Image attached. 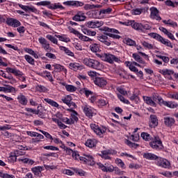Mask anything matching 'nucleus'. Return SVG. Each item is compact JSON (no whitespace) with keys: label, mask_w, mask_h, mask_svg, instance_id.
I'll use <instances>...</instances> for the list:
<instances>
[{"label":"nucleus","mask_w":178,"mask_h":178,"mask_svg":"<svg viewBox=\"0 0 178 178\" xmlns=\"http://www.w3.org/2000/svg\"><path fill=\"white\" fill-rule=\"evenodd\" d=\"M149 35L150 37H152V38H154V40H156V41H159L161 44H163V45H165V47L173 48L172 42H170L169 40L163 38V37L161 36L159 34L156 33H149Z\"/></svg>","instance_id":"obj_6"},{"label":"nucleus","mask_w":178,"mask_h":178,"mask_svg":"<svg viewBox=\"0 0 178 178\" xmlns=\"http://www.w3.org/2000/svg\"><path fill=\"white\" fill-rule=\"evenodd\" d=\"M65 87L68 92H75V91H77V88L73 85H65Z\"/></svg>","instance_id":"obj_45"},{"label":"nucleus","mask_w":178,"mask_h":178,"mask_svg":"<svg viewBox=\"0 0 178 178\" xmlns=\"http://www.w3.org/2000/svg\"><path fill=\"white\" fill-rule=\"evenodd\" d=\"M159 99H161V96L158 94H154L152 97L143 96V100L145 104L154 108H156L157 102L159 104Z\"/></svg>","instance_id":"obj_5"},{"label":"nucleus","mask_w":178,"mask_h":178,"mask_svg":"<svg viewBox=\"0 0 178 178\" xmlns=\"http://www.w3.org/2000/svg\"><path fill=\"white\" fill-rule=\"evenodd\" d=\"M39 76H41L44 79H48L52 83L54 81V78H52V74L48 71H43L42 72L39 73Z\"/></svg>","instance_id":"obj_32"},{"label":"nucleus","mask_w":178,"mask_h":178,"mask_svg":"<svg viewBox=\"0 0 178 178\" xmlns=\"http://www.w3.org/2000/svg\"><path fill=\"white\" fill-rule=\"evenodd\" d=\"M0 177L1 178H16L13 175H9L8 173H3L0 171Z\"/></svg>","instance_id":"obj_58"},{"label":"nucleus","mask_w":178,"mask_h":178,"mask_svg":"<svg viewBox=\"0 0 178 178\" xmlns=\"http://www.w3.org/2000/svg\"><path fill=\"white\" fill-rule=\"evenodd\" d=\"M94 83L95 86L100 87L101 88H104L106 84H108V81L104 77H96L94 79Z\"/></svg>","instance_id":"obj_15"},{"label":"nucleus","mask_w":178,"mask_h":178,"mask_svg":"<svg viewBox=\"0 0 178 178\" xmlns=\"http://www.w3.org/2000/svg\"><path fill=\"white\" fill-rule=\"evenodd\" d=\"M83 94L86 95V97H87V98H88V97H92V95H93L94 92L90 90H88L87 88H84L82 90Z\"/></svg>","instance_id":"obj_55"},{"label":"nucleus","mask_w":178,"mask_h":178,"mask_svg":"<svg viewBox=\"0 0 178 178\" xmlns=\"http://www.w3.org/2000/svg\"><path fill=\"white\" fill-rule=\"evenodd\" d=\"M38 6H47L48 9H51L52 10H55L56 9H60V10H63L65 7L60 4V3H55L54 4L51 3L49 1H42L37 3Z\"/></svg>","instance_id":"obj_3"},{"label":"nucleus","mask_w":178,"mask_h":178,"mask_svg":"<svg viewBox=\"0 0 178 178\" xmlns=\"http://www.w3.org/2000/svg\"><path fill=\"white\" fill-rule=\"evenodd\" d=\"M164 124L168 126V127H172V125L175 124V118L172 117H165Z\"/></svg>","instance_id":"obj_33"},{"label":"nucleus","mask_w":178,"mask_h":178,"mask_svg":"<svg viewBox=\"0 0 178 178\" xmlns=\"http://www.w3.org/2000/svg\"><path fill=\"white\" fill-rule=\"evenodd\" d=\"M53 67H54L56 72H64L65 74L67 73V70L65 68V66L60 65L59 64H54L53 65Z\"/></svg>","instance_id":"obj_38"},{"label":"nucleus","mask_w":178,"mask_h":178,"mask_svg":"<svg viewBox=\"0 0 178 178\" xmlns=\"http://www.w3.org/2000/svg\"><path fill=\"white\" fill-rule=\"evenodd\" d=\"M140 137H142L145 141H151V135L147 132H143L140 134Z\"/></svg>","instance_id":"obj_51"},{"label":"nucleus","mask_w":178,"mask_h":178,"mask_svg":"<svg viewBox=\"0 0 178 178\" xmlns=\"http://www.w3.org/2000/svg\"><path fill=\"white\" fill-rule=\"evenodd\" d=\"M132 29H134V30H136V31H140L141 33V28L143 27V24L141 23H138V22H136L135 21H134L132 22Z\"/></svg>","instance_id":"obj_43"},{"label":"nucleus","mask_w":178,"mask_h":178,"mask_svg":"<svg viewBox=\"0 0 178 178\" xmlns=\"http://www.w3.org/2000/svg\"><path fill=\"white\" fill-rule=\"evenodd\" d=\"M143 158H145V159H147L148 161H154V162H156L158 156L153 153L146 152L143 154Z\"/></svg>","instance_id":"obj_28"},{"label":"nucleus","mask_w":178,"mask_h":178,"mask_svg":"<svg viewBox=\"0 0 178 178\" xmlns=\"http://www.w3.org/2000/svg\"><path fill=\"white\" fill-rule=\"evenodd\" d=\"M147 30H151V26L148 24H142L141 33H145Z\"/></svg>","instance_id":"obj_59"},{"label":"nucleus","mask_w":178,"mask_h":178,"mask_svg":"<svg viewBox=\"0 0 178 178\" xmlns=\"http://www.w3.org/2000/svg\"><path fill=\"white\" fill-rule=\"evenodd\" d=\"M68 112H71L70 120L72 122V124H74L75 122L79 121V113L76 111L72 110V108L67 109Z\"/></svg>","instance_id":"obj_18"},{"label":"nucleus","mask_w":178,"mask_h":178,"mask_svg":"<svg viewBox=\"0 0 178 178\" xmlns=\"http://www.w3.org/2000/svg\"><path fill=\"white\" fill-rule=\"evenodd\" d=\"M83 64L88 66V67L95 69V70H101V69H102V64L101 62L90 58H85L83 60Z\"/></svg>","instance_id":"obj_2"},{"label":"nucleus","mask_w":178,"mask_h":178,"mask_svg":"<svg viewBox=\"0 0 178 178\" xmlns=\"http://www.w3.org/2000/svg\"><path fill=\"white\" fill-rule=\"evenodd\" d=\"M72 169L79 175V176H86V172L81 169L77 168H72Z\"/></svg>","instance_id":"obj_52"},{"label":"nucleus","mask_w":178,"mask_h":178,"mask_svg":"<svg viewBox=\"0 0 178 178\" xmlns=\"http://www.w3.org/2000/svg\"><path fill=\"white\" fill-rule=\"evenodd\" d=\"M63 5H66L67 6H76L79 8V6H83L84 3L79 1H64Z\"/></svg>","instance_id":"obj_25"},{"label":"nucleus","mask_w":178,"mask_h":178,"mask_svg":"<svg viewBox=\"0 0 178 178\" xmlns=\"http://www.w3.org/2000/svg\"><path fill=\"white\" fill-rule=\"evenodd\" d=\"M32 172L34 173L35 176H37V177H41L42 174L41 172H42V167L41 166H37L32 168Z\"/></svg>","instance_id":"obj_37"},{"label":"nucleus","mask_w":178,"mask_h":178,"mask_svg":"<svg viewBox=\"0 0 178 178\" xmlns=\"http://www.w3.org/2000/svg\"><path fill=\"white\" fill-rule=\"evenodd\" d=\"M97 144H98L97 139H88L85 143V145L88 148H94V147H97Z\"/></svg>","instance_id":"obj_30"},{"label":"nucleus","mask_w":178,"mask_h":178,"mask_svg":"<svg viewBox=\"0 0 178 178\" xmlns=\"http://www.w3.org/2000/svg\"><path fill=\"white\" fill-rule=\"evenodd\" d=\"M163 23H164V24H168V26H171V27H176V26H177V24L172 21V19L163 20Z\"/></svg>","instance_id":"obj_56"},{"label":"nucleus","mask_w":178,"mask_h":178,"mask_svg":"<svg viewBox=\"0 0 178 178\" xmlns=\"http://www.w3.org/2000/svg\"><path fill=\"white\" fill-rule=\"evenodd\" d=\"M18 161L22 162V163H26L27 165H34V160L29 158H19Z\"/></svg>","instance_id":"obj_42"},{"label":"nucleus","mask_w":178,"mask_h":178,"mask_svg":"<svg viewBox=\"0 0 178 178\" xmlns=\"http://www.w3.org/2000/svg\"><path fill=\"white\" fill-rule=\"evenodd\" d=\"M90 129L99 137H102L106 133V127H99L96 124H90Z\"/></svg>","instance_id":"obj_11"},{"label":"nucleus","mask_w":178,"mask_h":178,"mask_svg":"<svg viewBox=\"0 0 178 178\" xmlns=\"http://www.w3.org/2000/svg\"><path fill=\"white\" fill-rule=\"evenodd\" d=\"M0 92H16V88L10 85H5V86H0Z\"/></svg>","instance_id":"obj_26"},{"label":"nucleus","mask_w":178,"mask_h":178,"mask_svg":"<svg viewBox=\"0 0 178 178\" xmlns=\"http://www.w3.org/2000/svg\"><path fill=\"white\" fill-rule=\"evenodd\" d=\"M82 109L83 113H85L86 116H87V118H89V119H91L92 116L97 115L95 109H94V108L91 107L88 104H83V106H82Z\"/></svg>","instance_id":"obj_10"},{"label":"nucleus","mask_w":178,"mask_h":178,"mask_svg":"<svg viewBox=\"0 0 178 178\" xmlns=\"http://www.w3.org/2000/svg\"><path fill=\"white\" fill-rule=\"evenodd\" d=\"M18 6L27 13H36L37 10L33 6H24L23 4H18Z\"/></svg>","instance_id":"obj_22"},{"label":"nucleus","mask_w":178,"mask_h":178,"mask_svg":"<svg viewBox=\"0 0 178 178\" xmlns=\"http://www.w3.org/2000/svg\"><path fill=\"white\" fill-rule=\"evenodd\" d=\"M69 67L71 70H74V72H77V70H84V65H81L79 63H70L69 64Z\"/></svg>","instance_id":"obj_21"},{"label":"nucleus","mask_w":178,"mask_h":178,"mask_svg":"<svg viewBox=\"0 0 178 178\" xmlns=\"http://www.w3.org/2000/svg\"><path fill=\"white\" fill-rule=\"evenodd\" d=\"M100 58L102 60L107 62V63H111V65L113 64L114 62L116 63H120V62H122L120 58H118V56L109 53H104L102 54Z\"/></svg>","instance_id":"obj_4"},{"label":"nucleus","mask_w":178,"mask_h":178,"mask_svg":"<svg viewBox=\"0 0 178 178\" xmlns=\"http://www.w3.org/2000/svg\"><path fill=\"white\" fill-rule=\"evenodd\" d=\"M17 99L18 100V102L21 104V105L26 106L27 105V103L29 102V100H27V97L24 96L22 93H20L17 97Z\"/></svg>","instance_id":"obj_31"},{"label":"nucleus","mask_w":178,"mask_h":178,"mask_svg":"<svg viewBox=\"0 0 178 178\" xmlns=\"http://www.w3.org/2000/svg\"><path fill=\"white\" fill-rule=\"evenodd\" d=\"M116 154H118V152H116V150H104L103 152H102V154L100 155V156L103 159H111V156H109V155H116Z\"/></svg>","instance_id":"obj_17"},{"label":"nucleus","mask_w":178,"mask_h":178,"mask_svg":"<svg viewBox=\"0 0 178 178\" xmlns=\"http://www.w3.org/2000/svg\"><path fill=\"white\" fill-rule=\"evenodd\" d=\"M118 99H120V101H121V102H123V104H130V102H129V100L124 99V97L122 95H118Z\"/></svg>","instance_id":"obj_63"},{"label":"nucleus","mask_w":178,"mask_h":178,"mask_svg":"<svg viewBox=\"0 0 178 178\" xmlns=\"http://www.w3.org/2000/svg\"><path fill=\"white\" fill-rule=\"evenodd\" d=\"M44 101L49 105H51V106H53L54 108H59V104L51 99L44 98Z\"/></svg>","instance_id":"obj_39"},{"label":"nucleus","mask_w":178,"mask_h":178,"mask_svg":"<svg viewBox=\"0 0 178 178\" xmlns=\"http://www.w3.org/2000/svg\"><path fill=\"white\" fill-rule=\"evenodd\" d=\"M123 42L126 44L127 45H129V47H133L136 45V41L129 38H126L123 40Z\"/></svg>","instance_id":"obj_44"},{"label":"nucleus","mask_w":178,"mask_h":178,"mask_svg":"<svg viewBox=\"0 0 178 178\" xmlns=\"http://www.w3.org/2000/svg\"><path fill=\"white\" fill-rule=\"evenodd\" d=\"M25 111L26 112H28L29 116H33V115H38V113H40V111L36 110V109H33L31 108H25Z\"/></svg>","instance_id":"obj_41"},{"label":"nucleus","mask_w":178,"mask_h":178,"mask_svg":"<svg viewBox=\"0 0 178 178\" xmlns=\"http://www.w3.org/2000/svg\"><path fill=\"white\" fill-rule=\"evenodd\" d=\"M159 105H163L164 106H167V108H169V102L163 100V99L160 97Z\"/></svg>","instance_id":"obj_61"},{"label":"nucleus","mask_w":178,"mask_h":178,"mask_svg":"<svg viewBox=\"0 0 178 178\" xmlns=\"http://www.w3.org/2000/svg\"><path fill=\"white\" fill-rule=\"evenodd\" d=\"M168 98H171L172 99H177L178 100V92H174L173 94H168Z\"/></svg>","instance_id":"obj_64"},{"label":"nucleus","mask_w":178,"mask_h":178,"mask_svg":"<svg viewBox=\"0 0 178 178\" xmlns=\"http://www.w3.org/2000/svg\"><path fill=\"white\" fill-rule=\"evenodd\" d=\"M38 42L42 44V47L44 51H52V48L50 44L48 43V41L44 38L40 37L38 38Z\"/></svg>","instance_id":"obj_16"},{"label":"nucleus","mask_w":178,"mask_h":178,"mask_svg":"<svg viewBox=\"0 0 178 178\" xmlns=\"http://www.w3.org/2000/svg\"><path fill=\"white\" fill-rule=\"evenodd\" d=\"M7 24L12 27H19L22 24L20 23V21L16 19L9 18L7 19Z\"/></svg>","instance_id":"obj_27"},{"label":"nucleus","mask_w":178,"mask_h":178,"mask_svg":"<svg viewBox=\"0 0 178 178\" xmlns=\"http://www.w3.org/2000/svg\"><path fill=\"white\" fill-rule=\"evenodd\" d=\"M17 159V156H15V153H10V156H8V161L10 162L14 163Z\"/></svg>","instance_id":"obj_62"},{"label":"nucleus","mask_w":178,"mask_h":178,"mask_svg":"<svg viewBox=\"0 0 178 178\" xmlns=\"http://www.w3.org/2000/svg\"><path fill=\"white\" fill-rule=\"evenodd\" d=\"M140 44L141 45H143V47H145V49H154V48L155 47L154 44H151L147 40H142L140 41Z\"/></svg>","instance_id":"obj_34"},{"label":"nucleus","mask_w":178,"mask_h":178,"mask_svg":"<svg viewBox=\"0 0 178 178\" xmlns=\"http://www.w3.org/2000/svg\"><path fill=\"white\" fill-rule=\"evenodd\" d=\"M149 126L152 129H155L158 126V117L155 115H150L149 120Z\"/></svg>","instance_id":"obj_19"},{"label":"nucleus","mask_w":178,"mask_h":178,"mask_svg":"<svg viewBox=\"0 0 178 178\" xmlns=\"http://www.w3.org/2000/svg\"><path fill=\"white\" fill-rule=\"evenodd\" d=\"M59 47L60 51H63V52H65L67 55V56H71L72 58H74V53H73L69 48L65 47V46H60V44H58Z\"/></svg>","instance_id":"obj_29"},{"label":"nucleus","mask_w":178,"mask_h":178,"mask_svg":"<svg viewBox=\"0 0 178 178\" xmlns=\"http://www.w3.org/2000/svg\"><path fill=\"white\" fill-rule=\"evenodd\" d=\"M72 96L67 95L61 99V101L63 102V104H65V105H67L70 108L71 106H73V108H76L77 106L76 105V103L72 102Z\"/></svg>","instance_id":"obj_14"},{"label":"nucleus","mask_w":178,"mask_h":178,"mask_svg":"<svg viewBox=\"0 0 178 178\" xmlns=\"http://www.w3.org/2000/svg\"><path fill=\"white\" fill-rule=\"evenodd\" d=\"M135 47L137 49V51H138V54H140V55H141L142 56H144L145 58H148V55H147L145 53H143L142 51H144V49L143 48V47L138 45V44H135Z\"/></svg>","instance_id":"obj_46"},{"label":"nucleus","mask_w":178,"mask_h":178,"mask_svg":"<svg viewBox=\"0 0 178 178\" xmlns=\"http://www.w3.org/2000/svg\"><path fill=\"white\" fill-rule=\"evenodd\" d=\"M97 40L107 47H109L112 44V42L111 41V40H109V38H108V36L105 35H101L99 36H97Z\"/></svg>","instance_id":"obj_23"},{"label":"nucleus","mask_w":178,"mask_h":178,"mask_svg":"<svg viewBox=\"0 0 178 178\" xmlns=\"http://www.w3.org/2000/svg\"><path fill=\"white\" fill-rule=\"evenodd\" d=\"M43 148H44V149H47V150H50V151H58L59 150V148H58L57 147H55V146H52V145L44 146Z\"/></svg>","instance_id":"obj_60"},{"label":"nucleus","mask_w":178,"mask_h":178,"mask_svg":"<svg viewBox=\"0 0 178 178\" xmlns=\"http://www.w3.org/2000/svg\"><path fill=\"white\" fill-rule=\"evenodd\" d=\"M87 17L86 16V13L83 11H78L76 14L72 17V20L74 22H85Z\"/></svg>","instance_id":"obj_13"},{"label":"nucleus","mask_w":178,"mask_h":178,"mask_svg":"<svg viewBox=\"0 0 178 178\" xmlns=\"http://www.w3.org/2000/svg\"><path fill=\"white\" fill-rule=\"evenodd\" d=\"M6 72L7 73H12V74H15L17 79L19 80V81H26V76H24V74L22 71L16 68H12L8 67L6 69Z\"/></svg>","instance_id":"obj_7"},{"label":"nucleus","mask_w":178,"mask_h":178,"mask_svg":"<svg viewBox=\"0 0 178 178\" xmlns=\"http://www.w3.org/2000/svg\"><path fill=\"white\" fill-rule=\"evenodd\" d=\"M39 131L40 133H42V134H44V136L46 137V138H48L49 140H51L52 141V140H54V138L52 137V136L51 134H49V133L44 131L43 130L40 129Z\"/></svg>","instance_id":"obj_57"},{"label":"nucleus","mask_w":178,"mask_h":178,"mask_svg":"<svg viewBox=\"0 0 178 178\" xmlns=\"http://www.w3.org/2000/svg\"><path fill=\"white\" fill-rule=\"evenodd\" d=\"M155 165L159 166L160 168H163L164 169H169L170 168V162L168 159L158 156Z\"/></svg>","instance_id":"obj_9"},{"label":"nucleus","mask_w":178,"mask_h":178,"mask_svg":"<svg viewBox=\"0 0 178 178\" xmlns=\"http://www.w3.org/2000/svg\"><path fill=\"white\" fill-rule=\"evenodd\" d=\"M150 17L154 19L155 20H161V18L159 16V11L156 8L152 7L150 8Z\"/></svg>","instance_id":"obj_24"},{"label":"nucleus","mask_w":178,"mask_h":178,"mask_svg":"<svg viewBox=\"0 0 178 178\" xmlns=\"http://www.w3.org/2000/svg\"><path fill=\"white\" fill-rule=\"evenodd\" d=\"M96 165L98 166L99 169L102 170V172H109L110 173H112V172L115 170L116 175H123V171H121L119 168L114 167L109 163H105L104 165L102 163H97Z\"/></svg>","instance_id":"obj_1"},{"label":"nucleus","mask_w":178,"mask_h":178,"mask_svg":"<svg viewBox=\"0 0 178 178\" xmlns=\"http://www.w3.org/2000/svg\"><path fill=\"white\" fill-rule=\"evenodd\" d=\"M115 162L116 165H118V166H119L122 169H124L126 168V164H124V162H123V161H122V159H116Z\"/></svg>","instance_id":"obj_49"},{"label":"nucleus","mask_w":178,"mask_h":178,"mask_svg":"<svg viewBox=\"0 0 178 178\" xmlns=\"http://www.w3.org/2000/svg\"><path fill=\"white\" fill-rule=\"evenodd\" d=\"M24 59L28 62V63H30V65H35V62L34 60V58L29 55L24 56Z\"/></svg>","instance_id":"obj_54"},{"label":"nucleus","mask_w":178,"mask_h":178,"mask_svg":"<svg viewBox=\"0 0 178 178\" xmlns=\"http://www.w3.org/2000/svg\"><path fill=\"white\" fill-rule=\"evenodd\" d=\"M79 40H81V41H84L85 42H92V39L86 36V35H83V34H80L79 35Z\"/></svg>","instance_id":"obj_50"},{"label":"nucleus","mask_w":178,"mask_h":178,"mask_svg":"<svg viewBox=\"0 0 178 178\" xmlns=\"http://www.w3.org/2000/svg\"><path fill=\"white\" fill-rule=\"evenodd\" d=\"M159 73L165 76V77H168V76H172V74H175V71L173 70L169 69H163L159 70Z\"/></svg>","instance_id":"obj_36"},{"label":"nucleus","mask_w":178,"mask_h":178,"mask_svg":"<svg viewBox=\"0 0 178 178\" xmlns=\"http://www.w3.org/2000/svg\"><path fill=\"white\" fill-rule=\"evenodd\" d=\"M81 163L90 165V166L95 165L94 157L91 154H84L83 156L81 157Z\"/></svg>","instance_id":"obj_12"},{"label":"nucleus","mask_w":178,"mask_h":178,"mask_svg":"<svg viewBox=\"0 0 178 178\" xmlns=\"http://www.w3.org/2000/svg\"><path fill=\"white\" fill-rule=\"evenodd\" d=\"M132 58L138 63H141L142 65H145V61H144V60H143V58L137 53L133 54Z\"/></svg>","instance_id":"obj_40"},{"label":"nucleus","mask_w":178,"mask_h":178,"mask_svg":"<svg viewBox=\"0 0 178 178\" xmlns=\"http://www.w3.org/2000/svg\"><path fill=\"white\" fill-rule=\"evenodd\" d=\"M104 26V22L102 21H90L88 22V26L90 29H98Z\"/></svg>","instance_id":"obj_20"},{"label":"nucleus","mask_w":178,"mask_h":178,"mask_svg":"<svg viewBox=\"0 0 178 178\" xmlns=\"http://www.w3.org/2000/svg\"><path fill=\"white\" fill-rule=\"evenodd\" d=\"M46 38L49 40V41H51V42H52L53 44H55L56 45H58V39H56V38L54 37L53 35L49 34L47 35Z\"/></svg>","instance_id":"obj_48"},{"label":"nucleus","mask_w":178,"mask_h":178,"mask_svg":"<svg viewBox=\"0 0 178 178\" xmlns=\"http://www.w3.org/2000/svg\"><path fill=\"white\" fill-rule=\"evenodd\" d=\"M54 37H56V38H58L63 42H70V38L66 34L55 35Z\"/></svg>","instance_id":"obj_35"},{"label":"nucleus","mask_w":178,"mask_h":178,"mask_svg":"<svg viewBox=\"0 0 178 178\" xmlns=\"http://www.w3.org/2000/svg\"><path fill=\"white\" fill-rule=\"evenodd\" d=\"M90 49L92 52H98L99 51V45L98 44H92L90 46Z\"/></svg>","instance_id":"obj_53"},{"label":"nucleus","mask_w":178,"mask_h":178,"mask_svg":"<svg viewBox=\"0 0 178 178\" xmlns=\"http://www.w3.org/2000/svg\"><path fill=\"white\" fill-rule=\"evenodd\" d=\"M53 122L56 123L60 129H66L67 126L65 124L62 123L60 120L58 118H52Z\"/></svg>","instance_id":"obj_47"},{"label":"nucleus","mask_w":178,"mask_h":178,"mask_svg":"<svg viewBox=\"0 0 178 178\" xmlns=\"http://www.w3.org/2000/svg\"><path fill=\"white\" fill-rule=\"evenodd\" d=\"M149 145L153 149H156V151H161V149H163L162 140H161V138L159 136H155L154 139L149 143Z\"/></svg>","instance_id":"obj_8"}]
</instances>
